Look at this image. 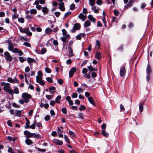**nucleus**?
<instances>
[{
	"instance_id": "obj_1",
	"label": "nucleus",
	"mask_w": 153,
	"mask_h": 153,
	"mask_svg": "<svg viewBox=\"0 0 153 153\" xmlns=\"http://www.w3.org/2000/svg\"><path fill=\"white\" fill-rule=\"evenodd\" d=\"M1 86H4V88L3 90L5 92H8L11 95H13V91L12 89H10V84L8 83H5L2 82L1 83Z\"/></svg>"
},
{
	"instance_id": "obj_2",
	"label": "nucleus",
	"mask_w": 153,
	"mask_h": 153,
	"mask_svg": "<svg viewBox=\"0 0 153 153\" xmlns=\"http://www.w3.org/2000/svg\"><path fill=\"white\" fill-rule=\"evenodd\" d=\"M43 75L41 71L38 72V76L36 77V82L41 85H44L45 82L42 80V76Z\"/></svg>"
},
{
	"instance_id": "obj_3",
	"label": "nucleus",
	"mask_w": 153,
	"mask_h": 153,
	"mask_svg": "<svg viewBox=\"0 0 153 153\" xmlns=\"http://www.w3.org/2000/svg\"><path fill=\"white\" fill-rule=\"evenodd\" d=\"M30 94H28L27 93H24L22 94V97L25 100V102L27 103L29 102V100L31 98Z\"/></svg>"
},
{
	"instance_id": "obj_4",
	"label": "nucleus",
	"mask_w": 153,
	"mask_h": 153,
	"mask_svg": "<svg viewBox=\"0 0 153 153\" xmlns=\"http://www.w3.org/2000/svg\"><path fill=\"white\" fill-rule=\"evenodd\" d=\"M4 54V57L7 61L11 62L12 61L13 57L8 52H5Z\"/></svg>"
},
{
	"instance_id": "obj_5",
	"label": "nucleus",
	"mask_w": 153,
	"mask_h": 153,
	"mask_svg": "<svg viewBox=\"0 0 153 153\" xmlns=\"http://www.w3.org/2000/svg\"><path fill=\"white\" fill-rule=\"evenodd\" d=\"M80 27L81 26L79 23H75L74 25L73 29L71 31L72 32L74 33L76 30L80 29Z\"/></svg>"
},
{
	"instance_id": "obj_6",
	"label": "nucleus",
	"mask_w": 153,
	"mask_h": 153,
	"mask_svg": "<svg viewBox=\"0 0 153 153\" xmlns=\"http://www.w3.org/2000/svg\"><path fill=\"white\" fill-rule=\"evenodd\" d=\"M125 65H124L122 66L120 71V75L121 77H123L125 75L126 73Z\"/></svg>"
},
{
	"instance_id": "obj_7",
	"label": "nucleus",
	"mask_w": 153,
	"mask_h": 153,
	"mask_svg": "<svg viewBox=\"0 0 153 153\" xmlns=\"http://www.w3.org/2000/svg\"><path fill=\"white\" fill-rule=\"evenodd\" d=\"M59 2V9L62 11H64L65 8L64 7V3L63 2V0H58Z\"/></svg>"
},
{
	"instance_id": "obj_8",
	"label": "nucleus",
	"mask_w": 153,
	"mask_h": 153,
	"mask_svg": "<svg viewBox=\"0 0 153 153\" xmlns=\"http://www.w3.org/2000/svg\"><path fill=\"white\" fill-rule=\"evenodd\" d=\"M7 42L8 44V49L9 51H12L13 52V44L10 41H7Z\"/></svg>"
},
{
	"instance_id": "obj_9",
	"label": "nucleus",
	"mask_w": 153,
	"mask_h": 153,
	"mask_svg": "<svg viewBox=\"0 0 153 153\" xmlns=\"http://www.w3.org/2000/svg\"><path fill=\"white\" fill-rule=\"evenodd\" d=\"M24 134L26 135V138H28L33 137V133H30L27 130L25 131H24Z\"/></svg>"
},
{
	"instance_id": "obj_10",
	"label": "nucleus",
	"mask_w": 153,
	"mask_h": 153,
	"mask_svg": "<svg viewBox=\"0 0 153 153\" xmlns=\"http://www.w3.org/2000/svg\"><path fill=\"white\" fill-rule=\"evenodd\" d=\"M52 142L58 145H62L63 144V142L62 140H59L56 139L53 140Z\"/></svg>"
},
{
	"instance_id": "obj_11",
	"label": "nucleus",
	"mask_w": 153,
	"mask_h": 153,
	"mask_svg": "<svg viewBox=\"0 0 153 153\" xmlns=\"http://www.w3.org/2000/svg\"><path fill=\"white\" fill-rule=\"evenodd\" d=\"M13 53H18L20 56H22L23 54V53L21 50H19L17 48H15L13 50Z\"/></svg>"
},
{
	"instance_id": "obj_12",
	"label": "nucleus",
	"mask_w": 153,
	"mask_h": 153,
	"mask_svg": "<svg viewBox=\"0 0 153 153\" xmlns=\"http://www.w3.org/2000/svg\"><path fill=\"white\" fill-rule=\"evenodd\" d=\"M76 69L74 67L72 68L69 72V77H71L74 75V73L76 71Z\"/></svg>"
},
{
	"instance_id": "obj_13",
	"label": "nucleus",
	"mask_w": 153,
	"mask_h": 153,
	"mask_svg": "<svg viewBox=\"0 0 153 153\" xmlns=\"http://www.w3.org/2000/svg\"><path fill=\"white\" fill-rule=\"evenodd\" d=\"M27 62L30 65L32 63H35L36 62V61L35 59H34L28 57L27 58Z\"/></svg>"
},
{
	"instance_id": "obj_14",
	"label": "nucleus",
	"mask_w": 153,
	"mask_h": 153,
	"mask_svg": "<svg viewBox=\"0 0 153 153\" xmlns=\"http://www.w3.org/2000/svg\"><path fill=\"white\" fill-rule=\"evenodd\" d=\"M95 57L97 59L100 60L101 57V53L98 51L96 53Z\"/></svg>"
},
{
	"instance_id": "obj_15",
	"label": "nucleus",
	"mask_w": 153,
	"mask_h": 153,
	"mask_svg": "<svg viewBox=\"0 0 153 153\" xmlns=\"http://www.w3.org/2000/svg\"><path fill=\"white\" fill-rule=\"evenodd\" d=\"M79 17L82 21H84L86 19V16L85 15H84L82 13H81L79 14Z\"/></svg>"
},
{
	"instance_id": "obj_16",
	"label": "nucleus",
	"mask_w": 153,
	"mask_h": 153,
	"mask_svg": "<svg viewBox=\"0 0 153 153\" xmlns=\"http://www.w3.org/2000/svg\"><path fill=\"white\" fill-rule=\"evenodd\" d=\"M146 73L147 74H149L152 72V70L149 65L148 64L147 65L146 68Z\"/></svg>"
},
{
	"instance_id": "obj_17",
	"label": "nucleus",
	"mask_w": 153,
	"mask_h": 153,
	"mask_svg": "<svg viewBox=\"0 0 153 153\" xmlns=\"http://www.w3.org/2000/svg\"><path fill=\"white\" fill-rule=\"evenodd\" d=\"M25 143L27 145H31L33 144V142L30 139H26L25 141Z\"/></svg>"
},
{
	"instance_id": "obj_18",
	"label": "nucleus",
	"mask_w": 153,
	"mask_h": 153,
	"mask_svg": "<svg viewBox=\"0 0 153 153\" xmlns=\"http://www.w3.org/2000/svg\"><path fill=\"white\" fill-rule=\"evenodd\" d=\"M88 100L89 101L91 104H92L94 105H95V102H94L93 98L92 97H88Z\"/></svg>"
},
{
	"instance_id": "obj_19",
	"label": "nucleus",
	"mask_w": 153,
	"mask_h": 153,
	"mask_svg": "<svg viewBox=\"0 0 153 153\" xmlns=\"http://www.w3.org/2000/svg\"><path fill=\"white\" fill-rule=\"evenodd\" d=\"M88 18L89 20L93 22L94 23H95V19L93 17V16L91 15H89L88 16Z\"/></svg>"
},
{
	"instance_id": "obj_20",
	"label": "nucleus",
	"mask_w": 153,
	"mask_h": 153,
	"mask_svg": "<svg viewBox=\"0 0 153 153\" xmlns=\"http://www.w3.org/2000/svg\"><path fill=\"white\" fill-rule=\"evenodd\" d=\"M88 68L89 69L90 71H96L97 70V68H94L91 65L88 66Z\"/></svg>"
},
{
	"instance_id": "obj_21",
	"label": "nucleus",
	"mask_w": 153,
	"mask_h": 153,
	"mask_svg": "<svg viewBox=\"0 0 153 153\" xmlns=\"http://www.w3.org/2000/svg\"><path fill=\"white\" fill-rule=\"evenodd\" d=\"M21 111L16 110L15 111V114L16 116L20 117L21 115Z\"/></svg>"
},
{
	"instance_id": "obj_22",
	"label": "nucleus",
	"mask_w": 153,
	"mask_h": 153,
	"mask_svg": "<svg viewBox=\"0 0 153 153\" xmlns=\"http://www.w3.org/2000/svg\"><path fill=\"white\" fill-rule=\"evenodd\" d=\"M68 48L69 50V56H73V51L72 48L70 47H68Z\"/></svg>"
},
{
	"instance_id": "obj_23",
	"label": "nucleus",
	"mask_w": 153,
	"mask_h": 153,
	"mask_svg": "<svg viewBox=\"0 0 153 153\" xmlns=\"http://www.w3.org/2000/svg\"><path fill=\"white\" fill-rule=\"evenodd\" d=\"M90 25L91 23L89 21L87 20L85 22L84 26L85 27H86L90 26Z\"/></svg>"
},
{
	"instance_id": "obj_24",
	"label": "nucleus",
	"mask_w": 153,
	"mask_h": 153,
	"mask_svg": "<svg viewBox=\"0 0 153 153\" xmlns=\"http://www.w3.org/2000/svg\"><path fill=\"white\" fill-rule=\"evenodd\" d=\"M102 134L105 137H107L108 136V134L106 133L105 130L104 129H102Z\"/></svg>"
},
{
	"instance_id": "obj_25",
	"label": "nucleus",
	"mask_w": 153,
	"mask_h": 153,
	"mask_svg": "<svg viewBox=\"0 0 153 153\" xmlns=\"http://www.w3.org/2000/svg\"><path fill=\"white\" fill-rule=\"evenodd\" d=\"M13 89V94L14 93V94H18L19 93V91L18 89V88L16 87H14Z\"/></svg>"
},
{
	"instance_id": "obj_26",
	"label": "nucleus",
	"mask_w": 153,
	"mask_h": 153,
	"mask_svg": "<svg viewBox=\"0 0 153 153\" xmlns=\"http://www.w3.org/2000/svg\"><path fill=\"white\" fill-rule=\"evenodd\" d=\"M85 35L84 33H80L76 36V39L80 40L81 39L82 36H84Z\"/></svg>"
},
{
	"instance_id": "obj_27",
	"label": "nucleus",
	"mask_w": 153,
	"mask_h": 153,
	"mask_svg": "<svg viewBox=\"0 0 153 153\" xmlns=\"http://www.w3.org/2000/svg\"><path fill=\"white\" fill-rule=\"evenodd\" d=\"M144 103L142 102L141 104H139V110L140 112H142L143 111V105Z\"/></svg>"
},
{
	"instance_id": "obj_28",
	"label": "nucleus",
	"mask_w": 153,
	"mask_h": 153,
	"mask_svg": "<svg viewBox=\"0 0 153 153\" xmlns=\"http://www.w3.org/2000/svg\"><path fill=\"white\" fill-rule=\"evenodd\" d=\"M19 16V15L17 13H13L12 15V18L13 19H17Z\"/></svg>"
},
{
	"instance_id": "obj_29",
	"label": "nucleus",
	"mask_w": 153,
	"mask_h": 153,
	"mask_svg": "<svg viewBox=\"0 0 153 153\" xmlns=\"http://www.w3.org/2000/svg\"><path fill=\"white\" fill-rule=\"evenodd\" d=\"M102 14L103 16V18L102 19V21L104 24L105 26L106 27V22L105 21V13L104 11L103 12Z\"/></svg>"
},
{
	"instance_id": "obj_30",
	"label": "nucleus",
	"mask_w": 153,
	"mask_h": 153,
	"mask_svg": "<svg viewBox=\"0 0 153 153\" xmlns=\"http://www.w3.org/2000/svg\"><path fill=\"white\" fill-rule=\"evenodd\" d=\"M36 121H35L34 123L33 124H32L30 126H29L28 128H31L32 129H35V126H36Z\"/></svg>"
},
{
	"instance_id": "obj_31",
	"label": "nucleus",
	"mask_w": 153,
	"mask_h": 153,
	"mask_svg": "<svg viewBox=\"0 0 153 153\" xmlns=\"http://www.w3.org/2000/svg\"><path fill=\"white\" fill-rule=\"evenodd\" d=\"M89 4L91 6H94L95 4L94 0H89Z\"/></svg>"
},
{
	"instance_id": "obj_32",
	"label": "nucleus",
	"mask_w": 153,
	"mask_h": 153,
	"mask_svg": "<svg viewBox=\"0 0 153 153\" xmlns=\"http://www.w3.org/2000/svg\"><path fill=\"white\" fill-rule=\"evenodd\" d=\"M19 59L20 61L22 62H23L25 61L26 60V59L24 58L23 57H19Z\"/></svg>"
},
{
	"instance_id": "obj_33",
	"label": "nucleus",
	"mask_w": 153,
	"mask_h": 153,
	"mask_svg": "<svg viewBox=\"0 0 153 153\" xmlns=\"http://www.w3.org/2000/svg\"><path fill=\"white\" fill-rule=\"evenodd\" d=\"M33 137L35 138H41V136L40 135L36 134L35 133H33Z\"/></svg>"
},
{
	"instance_id": "obj_34",
	"label": "nucleus",
	"mask_w": 153,
	"mask_h": 153,
	"mask_svg": "<svg viewBox=\"0 0 153 153\" xmlns=\"http://www.w3.org/2000/svg\"><path fill=\"white\" fill-rule=\"evenodd\" d=\"M92 9L93 10L94 13H98L99 12V10L96 7H92Z\"/></svg>"
},
{
	"instance_id": "obj_35",
	"label": "nucleus",
	"mask_w": 153,
	"mask_h": 153,
	"mask_svg": "<svg viewBox=\"0 0 153 153\" xmlns=\"http://www.w3.org/2000/svg\"><path fill=\"white\" fill-rule=\"evenodd\" d=\"M30 122L29 120H28L27 121L26 123H25L26 126L25 127V128H28L29 126H30Z\"/></svg>"
},
{
	"instance_id": "obj_36",
	"label": "nucleus",
	"mask_w": 153,
	"mask_h": 153,
	"mask_svg": "<svg viewBox=\"0 0 153 153\" xmlns=\"http://www.w3.org/2000/svg\"><path fill=\"white\" fill-rule=\"evenodd\" d=\"M61 97L59 95L56 98L55 101H56L58 102V103H59L60 102L59 101V100L61 99Z\"/></svg>"
},
{
	"instance_id": "obj_37",
	"label": "nucleus",
	"mask_w": 153,
	"mask_h": 153,
	"mask_svg": "<svg viewBox=\"0 0 153 153\" xmlns=\"http://www.w3.org/2000/svg\"><path fill=\"white\" fill-rule=\"evenodd\" d=\"M46 79L48 82L50 83H52L53 82V80H52V78L51 77H47L46 78Z\"/></svg>"
},
{
	"instance_id": "obj_38",
	"label": "nucleus",
	"mask_w": 153,
	"mask_h": 153,
	"mask_svg": "<svg viewBox=\"0 0 153 153\" xmlns=\"http://www.w3.org/2000/svg\"><path fill=\"white\" fill-rule=\"evenodd\" d=\"M30 13L33 14H36L37 13V10L36 9H32L30 10Z\"/></svg>"
},
{
	"instance_id": "obj_39",
	"label": "nucleus",
	"mask_w": 153,
	"mask_h": 153,
	"mask_svg": "<svg viewBox=\"0 0 153 153\" xmlns=\"http://www.w3.org/2000/svg\"><path fill=\"white\" fill-rule=\"evenodd\" d=\"M63 131V127H61L60 128L58 127V128L57 132L58 133H61Z\"/></svg>"
},
{
	"instance_id": "obj_40",
	"label": "nucleus",
	"mask_w": 153,
	"mask_h": 153,
	"mask_svg": "<svg viewBox=\"0 0 153 153\" xmlns=\"http://www.w3.org/2000/svg\"><path fill=\"white\" fill-rule=\"evenodd\" d=\"M42 11L44 13H46L48 11V9L46 7H43L42 8Z\"/></svg>"
},
{
	"instance_id": "obj_41",
	"label": "nucleus",
	"mask_w": 153,
	"mask_h": 153,
	"mask_svg": "<svg viewBox=\"0 0 153 153\" xmlns=\"http://www.w3.org/2000/svg\"><path fill=\"white\" fill-rule=\"evenodd\" d=\"M120 111H123L125 110V108L124 107V106L122 104H120Z\"/></svg>"
},
{
	"instance_id": "obj_42",
	"label": "nucleus",
	"mask_w": 153,
	"mask_h": 153,
	"mask_svg": "<svg viewBox=\"0 0 153 153\" xmlns=\"http://www.w3.org/2000/svg\"><path fill=\"white\" fill-rule=\"evenodd\" d=\"M23 45L27 47H30V48L31 47L30 44L27 42H25L24 43Z\"/></svg>"
},
{
	"instance_id": "obj_43",
	"label": "nucleus",
	"mask_w": 153,
	"mask_h": 153,
	"mask_svg": "<svg viewBox=\"0 0 153 153\" xmlns=\"http://www.w3.org/2000/svg\"><path fill=\"white\" fill-rule=\"evenodd\" d=\"M18 21L19 22L22 23H23L25 22L24 19L22 18H18Z\"/></svg>"
},
{
	"instance_id": "obj_44",
	"label": "nucleus",
	"mask_w": 153,
	"mask_h": 153,
	"mask_svg": "<svg viewBox=\"0 0 153 153\" xmlns=\"http://www.w3.org/2000/svg\"><path fill=\"white\" fill-rule=\"evenodd\" d=\"M51 31V30L49 27L47 28L45 30L46 33H50Z\"/></svg>"
},
{
	"instance_id": "obj_45",
	"label": "nucleus",
	"mask_w": 153,
	"mask_h": 153,
	"mask_svg": "<svg viewBox=\"0 0 153 153\" xmlns=\"http://www.w3.org/2000/svg\"><path fill=\"white\" fill-rule=\"evenodd\" d=\"M36 148L39 151L42 152H44L46 151V150L45 149H41L39 148H37V147H36Z\"/></svg>"
},
{
	"instance_id": "obj_46",
	"label": "nucleus",
	"mask_w": 153,
	"mask_h": 153,
	"mask_svg": "<svg viewBox=\"0 0 153 153\" xmlns=\"http://www.w3.org/2000/svg\"><path fill=\"white\" fill-rule=\"evenodd\" d=\"M53 97V95H46V98H47L48 100H50L51 99H52Z\"/></svg>"
},
{
	"instance_id": "obj_47",
	"label": "nucleus",
	"mask_w": 153,
	"mask_h": 153,
	"mask_svg": "<svg viewBox=\"0 0 153 153\" xmlns=\"http://www.w3.org/2000/svg\"><path fill=\"white\" fill-rule=\"evenodd\" d=\"M124 49L123 46V45H120L118 48L117 50L120 51H122Z\"/></svg>"
},
{
	"instance_id": "obj_48",
	"label": "nucleus",
	"mask_w": 153,
	"mask_h": 153,
	"mask_svg": "<svg viewBox=\"0 0 153 153\" xmlns=\"http://www.w3.org/2000/svg\"><path fill=\"white\" fill-rule=\"evenodd\" d=\"M64 139L65 141L68 143H69L70 142L68 138V137L66 135H64Z\"/></svg>"
},
{
	"instance_id": "obj_49",
	"label": "nucleus",
	"mask_w": 153,
	"mask_h": 153,
	"mask_svg": "<svg viewBox=\"0 0 153 153\" xmlns=\"http://www.w3.org/2000/svg\"><path fill=\"white\" fill-rule=\"evenodd\" d=\"M45 71L48 73H50L51 72V69L48 67H46L45 68Z\"/></svg>"
},
{
	"instance_id": "obj_50",
	"label": "nucleus",
	"mask_w": 153,
	"mask_h": 153,
	"mask_svg": "<svg viewBox=\"0 0 153 153\" xmlns=\"http://www.w3.org/2000/svg\"><path fill=\"white\" fill-rule=\"evenodd\" d=\"M7 81L10 82H13L14 81V79H12L11 78L9 77L7 79Z\"/></svg>"
},
{
	"instance_id": "obj_51",
	"label": "nucleus",
	"mask_w": 153,
	"mask_h": 153,
	"mask_svg": "<svg viewBox=\"0 0 153 153\" xmlns=\"http://www.w3.org/2000/svg\"><path fill=\"white\" fill-rule=\"evenodd\" d=\"M62 111L64 114H66L67 113L66 109L65 108H63L62 109Z\"/></svg>"
},
{
	"instance_id": "obj_52",
	"label": "nucleus",
	"mask_w": 153,
	"mask_h": 153,
	"mask_svg": "<svg viewBox=\"0 0 153 153\" xmlns=\"http://www.w3.org/2000/svg\"><path fill=\"white\" fill-rule=\"evenodd\" d=\"M85 108V107L82 105H81L80 107L79 108V110L80 111L84 110Z\"/></svg>"
},
{
	"instance_id": "obj_53",
	"label": "nucleus",
	"mask_w": 153,
	"mask_h": 153,
	"mask_svg": "<svg viewBox=\"0 0 153 153\" xmlns=\"http://www.w3.org/2000/svg\"><path fill=\"white\" fill-rule=\"evenodd\" d=\"M46 49L45 48H43L41 51V54H44L46 52Z\"/></svg>"
},
{
	"instance_id": "obj_54",
	"label": "nucleus",
	"mask_w": 153,
	"mask_h": 153,
	"mask_svg": "<svg viewBox=\"0 0 153 153\" xmlns=\"http://www.w3.org/2000/svg\"><path fill=\"white\" fill-rule=\"evenodd\" d=\"M29 28H25L24 29L23 33H27L29 31Z\"/></svg>"
},
{
	"instance_id": "obj_55",
	"label": "nucleus",
	"mask_w": 153,
	"mask_h": 153,
	"mask_svg": "<svg viewBox=\"0 0 153 153\" xmlns=\"http://www.w3.org/2000/svg\"><path fill=\"white\" fill-rule=\"evenodd\" d=\"M96 3L97 4L100 5L102 4V0H97Z\"/></svg>"
},
{
	"instance_id": "obj_56",
	"label": "nucleus",
	"mask_w": 153,
	"mask_h": 153,
	"mask_svg": "<svg viewBox=\"0 0 153 153\" xmlns=\"http://www.w3.org/2000/svg\"><path fill=\"white\" fill-rule=\"evenodd\" d=\"M72 98H76L77 97V94L76 93H74L71 96Z\"/></svg>"
},
{
	"instance_id": "obj_57",
	"label": "nucleus",
	"mask_w": 153,
	"mask_h": 153,
	"mask_svg": "<svg viewBox=\"0 0 153 153\" xmlns=\"http://www.w3.org/2000/svg\"><path fill=\"white\" fill-rule=\"evenodd\" d=\"M7 125L10 126L12 127V124L11 122V121L10 120H8L7 122Z\"/></svg>"
},
{
	"instance_id": "obj_58",
	"label": "nucleus",
	"mask_w": 153,
	"mask_h": 153,
	"mask_svg": "<svg viewBox=\"0 0 153 153\" xmlns=\"http://www.w3.org/2000/svg\"><path fill=\"white\" fill-rule=\"evenodd\" d=\"M87 72V70L86 68H83L82 70V73L84 74H86Z\"/></svg>"
},
{
	"instance_id": "obj_59",
	"label": "nucleus",
	"mask_w": 153,
	"mask_h": 153,
	"mask_svg": "<svg viewBox=\"0 0 153 153\" xmlns=\"http://www.w3.org/2000/svg\"><path fill=\"white\" fill-rule=\"evenodd\" d=\"M84 89H82L81 88H78L77 89V91L79 93H82L83 92Z\"/></svg>"
},
{
	"instance_id": "obj_60",
	"label": "nucleus",
	"mask_w": 153,
	"mask_h": 153,
	"mask_svg": "<svg viewBox=\"0 0 153 153\" xmlns=\"http://www.w3.org/2000/svg\"><path fill=\"white\" fill-rule=\"evenodd\" d=\"M71 13V12H67L64 15V17H66L68 16H69L70 15Z\"/></svg>"
},
{
	"instance_id": "obj_61",
	"label": "nucleus",
	"mask_w": 153,
	"mask_h": 153,
	"mask_svg": "<svg viewBox=\"0 0 153 153\" xmlns=\"http://www.w3.org/2000/svg\"><path fill=\"white\" fill-rule=\"evenodd\" d=\"M13 107L16 108H19L20 107V106L19 105H17L15 103H13Z\"/></svg>"
},
{
	"instance_id": "obj_62",
	"label": "nucleus",
	"mask_w": 153,
	"mask_h": 153,
	"mask_svg": "<svg viewBox=\"0 0 153 153\" xmlns=\"http://www.w3.org/2000/svg\"><path fill=\"white\" fill-rule=\"evenodd\" d=\"M69 133L70 135L72 136V137H74L75 136V134L74 132L71 131H69Z\"/></svg>"
},
{
	"instance_id": "obj_63",
	"label": "nucleus",
	"mask_w": 153,
	"mask_h": 153,
	"mask_svg": "<svg viewBox=\"0 0 153 153\" xmlns=\"http://www.w3.org/2000/svg\"><path fill=\"white\" fill-rule=\"evenodd\" d=\"M61 39L62 41L64 42H65L67 41V39L64 36L62 37Z\"/></svg>"
},
{
	"instance_id": "obj_64",
	"label": "nucleus",
	"mask_w": 153,
	"mask_h": 153,
	"mask_svg": "<svg viewBox=\"0 0 153 153\" xmlns=\"http://www.w3.org/2000/svg\"><path fill=\"white\" fill-rule=\"evenodd\" d=\"M54 14L56 17H58L59 16L60 13V12H55Z\"/></svg>"
}]
</instances>
